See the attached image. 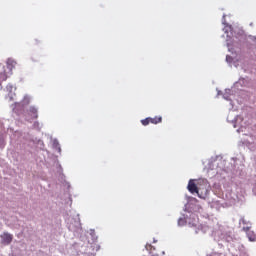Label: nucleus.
<instances>
[{
    "label": "nucleus",
    "instance_id": "f03ea898",
    "mask_svg": "<svg viewBox=\"0 0 256 256\" xmlns=\"http://www.w3.org/2000/svg\"><path fill=\"white\" fill-rule=\"evenodd\" d=\"M2 241L4 243H6L7 245H9L11 243V241H13V235L9 234V233H4L2 236Z\"/></svg>",
    "mask_w": 256,
    "mask_h": 256
},
{
    "label": "nucleus",
    "instance_id": "f257e3e1",
    "mask_svg": "<svg viewBox=\"0 0 256 256\" xmlns=\"http://www.w3.org/2000/svg\"><path fill=\"white\" fill-rule=\"evenodd\" d=\"M188 191H190L192 194L197 193L199 195V192L201 191V187L197 186L193 180H190L187 187Z\"/></svg>",
    "mask_w": 256,
    "mask_h": 256
},
{
    "label": "nucleus",
    "instance_id": "1a4fd4ad",
    "mask_svg": "<svg viewBox=\"0 0 256 256\" xmlns=\"http://www.w3.org/2000/svg\"><path fill=\"white\" fill-rule=\"evenodd\" d=\"M249 229H251L249 226L243 227V231H245V233H249Z\"/></svg>",
    "mask_w": 256,
    "mask_h": 256
},
{
    "label": "nucleus",
    "instance_id": "7ed1b4c3",
    "mask_svg": "<svg viewBox=\"0 0 256 256\" xmlns=\"http://www.w3.org/2000/svg\"><path fill=\"white\" fill-rule=\"evenodd\" d=\"M37 113L38 111L37 108H35V106L30 107L28 110V114L30 115V117H32V119H37L39 117Z\"/></svg>",
    "mask_w": 256,
    "mask_h": 256
},
{
    "label": "nucleus",
    "instance_id": "20e7f679",
    "mask_svg": "<svg viewBox=\"0 0 256 256\" xmlns=\"http://www.w3.org/2000/svg\"><path fill=\"white\" fill-rule=\"evenodd\" d=\"M190 219H193V221H189V225H192V227H197V224L199 223V217H197L195 214H191Z\"/></svg>",
    "mask_w": 256,
    "mask_h": 256
},
{
    "label": "nucleus",
    "instance_id": "6e6552de",
    "mask_svg": "<svg viewBox=\"0 0 256 256\" xmlns=\"http://www.w3.org/2000/svg\"><path fill=\"white\" fill-rule=\"evenodd\" d=\"M248 239L249 241H255V236H251V234L248 233Z\"/></svg>",
    "mask_w": 256,
    "mask_h": 256
},
{
    "label": "nucleus",
    "instance_id": "0eeeda50",
    "mask_svg": "<svg viewBox=\"0 0 256 256\" xmlns=\"http://www.w3.org/2000/svg\"><path fill=\"white\" fill-rule=\"evenodd\" d=\"M185 223H187V220H185L184 218H180V219L178 220V225H179L180 227H183V225H185Z\"/></svg>",
    "mask_w": 256,
    "mask_h": 256
},
{
    "label": "nucleus",
    "instance_id": "423d86ee",
    "mask_svg": "<svg viewBox=\"0 0 256 256\" xmlns=\"http://www.w3.org/2000/svg\"><path fill=\"white\" fill-rule=\"evenodd\" d=\"M141 123H142V125H144V127H147V125H149V123H151L150 117L141 120Z\"/></svg>",
    "mask_w": 256,
    "mask_h": 256
},
{
    "label": "nucleus",
    "instance_id": "39448f33",
    "mask_svg": "<svg viewBox=\"0 0 256 256\" xmlns=\"http://www.w3.org/2000/svg\"><path fill=\"white\" fill-rule=\"evenodd\" d=\"M163 121V118L161 116H155L154 118L150 117V123L152 125H158V123H161Z\"/></svg>",
    "mask_w": 256,
    "mask_h": 256
}]
</instances>
